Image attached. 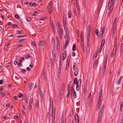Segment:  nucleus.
<instances>
[{"instance_id": "nucleus-1", "label": "nucleus", "mask_w": 123, "mask_h": 123, "mask_svg": "<svg viewBox=\"0 0 123 123\" xmlns=\"http://www.w3.org/2000/svg\"><path fill=\"white\" fill-rule=\"evenodd\" d=\"M53 105V99L52 98L50 97V115L51 116H52V117H54V119L55 118V111L54 110V109L52 108Z\"/></svg>"}, {"instance_id": "nucleus-2", "label": "nucleus", "mask_w": 123, "mask_h": 123, "mask_svg": "<svg viewBox=\"0 0 123 123\" xmlns=\"http://www.w3.org/2000/svg\"><path fill=\"white\" fill-rule=\"evenodd\" d=\"M104 28L105 27L104 26H103L101 29L100 31H102V32L100 34V36L99 34H98V29L96 30L95 31V34L98 37H102L104 32Z\"/></svg>"}, {"instance_id": "nucleus-3", "label": "nucleus", "mask_w": 123, "mask_h": 123, "mask_svg": "<svg viewBox=\"0 0 123 123\" xmlns=\"http://www.w3.org/2000/svg\"><path fill=\"white\" fill-rule=\"evenodd\" d=\"M114 5L113 0H110L108 4V7L110 9L111 8L112 9V8H113Z\"/></svg>"}, {"instance_id": "nucleus-4", "label": "nucleus", "mask_w": 123, "mask_h": 123, "mask_svg": "<svg viewBox=\"0 0 123 123\" xmlns=\"http://www.w3.org/2000/svg\"><path fill=\"white\" fill-rule=\"evenodd\" d=\"M58 33L60 38H62L63 31V29L61 28H58Z\"/></svg>"}, {"instance_id": "nucleus-5", "label": "nucleus", "mask_w": 123, "mask_h": 123, "mask_svg": "<svg viewBox=\"0 0 123 123\" xmlns=\"http://www.w3.org/2000/svg\"><path fill=\"white\" fill-rule=\"evenodd\" d=\"M40 96L41 98V101H43V92L41 89H40Z\"/></svg>"}, {"instance_id": "nucleus-6", "label": "nucleus", "mask_w": 123, "mask_h": 123, "mask_svg": "<svg viewBox=\"0 0 123 123\" xmlns=\"http://www.w3.org/2000/svg\"><path fill=\"white\" fill-rule=\"evenodd\" d=\"M45 43V42L44 41L42 40L39 42V45L41 46H42L44 45Z\"/></svg>"}, {"instance_id": "nucleus-7", "label": "nucleus", "mask_w": 123, "mask_h": 123, "mask_svg": "<svg viewBox=\"0 0 123 123\" xmlns=\"http://www.w3.org/2000/svg\"><path fill=\"white\" fill-rule=\"evenodd\" d=\"M103 97V92L102 93L100 94L99 98L98 99V101L99 103L100 102H102Z\"/></svg>"}, {"instance_id": "nucleus-8", "label": "nucleus", "mask_w": 123, "mask_h": 123, "mask_svg": "<svg viewBox=\"0 0 123 123\" xmlns=\"http://www.w3.org/2000/svg\"><path fill=\"white\" fill-rule=\"evenodd\" d=\"M53 9L52 8V7L51 6H48V11L49 13H51L53 12Z\"/></svg>"}, {"instance_id": "nucleus-9", "label": "nucleus", "mask_w": 123, "mask_h": 123, "mask_svg": "<svg viewBox=\"0 0 123 123\" xmlns=\"http://www.w3.org/2000/svg\"><path fill=\"white\" fill-rule=\"evenodd\" d=\"M66 55L67 51H65L63 53L62 57L63 58V60L66 58Z\"/></svg>"}, {"instance_id": "nucleus-10", "label": "nucleus", "mask_w": 123, "mask_h": 123, "mask_svg": "<svg viewBox=\"0 0 123 123\" xmlns=\"http://www.w3.org/2000/svg\"><path fill=\"white\" fill-rule=\"evenodd\" d=\"M74 74L75 76H76L77 75L79 72V70L78 69H76L74 70Z\"/></svg>"}, {"instance_id": "nucleus-11", "label": "nucleus", "mask_w": 123, "mask_h": 123, "mask_svg": "<svg viewBox=\"0 0 123 123\" xmlns=\"http://www.w3.org/2000/svg\"><path fill=\"white\" fill-rule=\"evenodd\" d=\"M30 85L29 86L30 87V89H29V91H30L31 90V89L33 87V86L34 85V83H29V85Z\"/></svg>"}, {"instance_id": "nucleus-12", "label": "nucleus", "mask_w": 123, "mask_h": 123, "mask_svg": "<svg viewBox=\"0 0 123 123\" xmlns=\"http://www.w3.org/2000/svg\"><path fill=\"white\" fill-rule=\"evenodd\" d=\"M73 94H74L73 96L74 98H76V95L75 91H74V92H71V95H72Z\"/></svg>"}, {"instance_id": "nucleus-13", "label": "nucleus", "mask_w": 123, "mask_h": 123, "mask_svg": "<svg viewBox=\"0 0 123 123\" xmlns=\"http://www.w3.org/2000/svg\"><path fill=\"white\" fill-rule=\"evenodd\" d=\"M79 83L76 84V88L77 91H79V90L80 87V85L79 86Z\"/></svg>"}, {"instance_id": "nucleus-14", "label": "nucleus", "mask_w": 123, "mask_h": 123, "mask_svg": "<svg viewBox=\"0 0 123 123\" xmlns=\"http://www.w3.org/2000/svg\"><path fill=\"white\" fill-rule=\"evenodd\" d=\"M76 7L77 8V9L78 12L79 14L80 13V9H79V6L78 5V3H76Z\"/></svg>"}, {"instance_id": "nucleus-15", "label": "nucleus", "mask_w": 123, "mask_h": 123, "mask_svg": "<svg viewBox=\"0 0 123 123\" xmlns=\"http://www.w3.org/2000/svg\"><path fill=\"white\" fill-rule=\"evenodd\" d=\"M71 83H72L71 81H70L68 83L67 86V88L68 89H70Z\"/></svg>"}, {"instance_id": "nucleus-16", "label": "nucleus", "mask_w": 123, "mask_h": 123, "mask_svg": "<svg viewBox=\"0 0 123 123\" xmlns=\"http://www.w3.org/2000/svg\"><path fill=\"white\" fill-rule=\"evenodd\" d=\"M116 22H117V18H116L115 19V20L113 25V27L114 28H116Z\"/></svg>"}, {"instance_id": "nucleus-17", "label": "nucleus", "mask_w": 123, "mask_h": 123, "mask_svg": "<svg viewBox=\"0 0 123 123\" xmlns=\"http://www.w3.org/2000/svg\"><path fill=\"white\" fill-rule=\"evenodd\" d=\"M90 99L89 98H87V101H86V103L87 104V105L88 106L89 105V104L90 103Z\"/></svg>"}, {"instance_id": "nucleus-18", "label": "nucleus", "mask_w": 123, "mask_h": 123, "mask_svg": "<svg viewBox=\"0 0 123 123\" xmlns=\"http://www.w3.org/2000/svg\"><path fill=\"white\" fill-rule=\"evenodd\" d=\"M108 8L109 10V11L108 12V16L110 14V13H111V12L112 10L113 9V8H112V9L111 8L110 9L108 7Z\"/></svg>"}, {"instance_id": "nucleus-19", "label": "nucleus", "mask_w": 123, "mask_h": 123, "mask_svg": "<svg viewBox=\"0 0 123 123\" xmlns=\"http://www.w3.org/2000/svg\"><path fill=\"white\" fill-rule=\"evenodd\" d=\"M74 83L75 84L79 83L77 81V79L76 78H75L74 79Z\"/></svg>"}, {"instance_id": "nucleus-20", "label": "nucleus", "mask_w": 123, "mask_h": 123, "mask_svg": "<svg viewBox=\"0 0 123 123\" xmlns=\"http://www.w3.org/2000/svg\"><path fill=\"white\" fill-rule=\"evenodd\" d=\"M36 107L38 108L39 107L38 104V99H36Z\"/></svg>"}, {"instance_id": "nucleus-21", "label": "nucleus", "mask_w": 123, "mask_h": 123, "mask_svg": "<svg viewBox=\"0 0 123 123\" xmlns=\"http://www.w3.org/2000/svg\"><path fill=\"white\" fill-rule=\"evenodd\" d=\"M102 103L101 102H100L99 103V101H98V104H99V106H97V109L98 110H99L100 109V106L101 105V103Z\"/></svg>"}, {"instance_id": "nucleus-22", "label": "nucleus", "mask_w": 123, "mask_h": 123, "mask_svg": "<svg viewBox=\"0 0 123 123\" xmlns=\"http://www.w3.org/2000/svg\"><path fill=\"white\" fill-rule=\"evenodd\" d=\"M53 53L55 56V46H54L53 48Z\"/></svg>"}, {"instance_id": "nucleus-23", "label": "nucleus", "mask_w": 123, "mask_h": 123, "mask_svg": "<svg viewBox=\"0 0 123 123\" xmlns=\"http://www.w3.org/2000/svg\"><path fill=\"white\" fill-rule=\"evenodd\" d=\"M76 46L75 44H74L73 45V49H72V50L74 51H75L76 50Z\"/></svg>"}, {"instance_id": "nucleus-24", "label": "nucleus", "mask_w": 123, "mask_h": 123, "mask_svg": "<svg viewBox=\"0 0 123 123\" xmlns=\"http://www.w3.org/2000/svg\"><path fill=\"white\" fill-rule=\"evenodd\" d=\"M81 42H83L84 43V37L83 35H81Z\"/></svg>"}, {"instance_id": "nucleus-25", "label": "nucleus", "mask_w": 123, "mask_h": 123, "mask_svg": "<svg viewBox=\"0 0 123 123\" xmlns=\"http://www.w3.org/2000/svg\"><path fill=\"white\" fill-rule=\"evenodd\" d=\"M106 67H105V66H104V67L103 68V75H104V74H105V71L106 70Z\"/></svg>"}, {"instance_id": "nucleus-26", "label": "nucleus", "mask_w": 123, "mask_h": 123, "mask_svg": "<svg viewBox=\"0 0 123 123\" xmlns=\"http://www.w3.org/2000/svg\"><path fill=\"white\" fill-rule=\"evenodd\" d=\"M64 30L66 31L65 35L68 36V33L67 32V29L66 27H64Z\"/></svg>"}, {"instance_id": "nucleus-27", "label": "nucleus", "mask_w": 123, "mask_h": 123, "mask_svg": "<svg viewBox=\"0 0 123 123\" xmlns=\"http://www.w3.org/2000/svg\"><path fill=\"white\" fill-rule=\"evenodd\" d=\"M91 26L90 25H88L87 29V31H91Z\"/></svg>"}, {"instance_id": "nucleus-28", "label": "nucleus", "mask_w": 123, "mask_h": 123, "mask_svg": "<svg viewBox=\"0 0 123 123\" xmlns=\"http://www.w3.org/2000/svg\"><path fill=\"white\" fill-rule=\"evenodd\" d=\"M112 70L111 69H110V71L109 73V76L110 77H111V76L112 75Z\"/></svg>"}, {"instance_id": "nucleus-29", "label": "nucleus", "mask_w": 123, "mask_h": 123, "mask_svg": "<svg viewBox=\"0 0 123 123\" xmlns=\"http://www.w3.org/2000/svg\"><path fill=\"white\" fill-rule=\"evenodd\" d=\"M116 52L114 51H113L112 54L111 55V58H112L114 55L115 54Z\"/></svg>"}, {"instance_id": "nucleus-30", "label": "nucleus", "mask_w": 123, "mask_h": 123, "mask_svg": "<svg viewBox=\"0 0 123 123\" xmlns=\"http://www.w3.org/2000/svg\"><path fill=\"white\" fill-rule=\"evenodd\" d=\"M102 44H101V45L100 47V48L99 49V50L98 51V52L99 53H100V52L101 51V50H102L103 46H103H102Z\"/></svg>"}, {"instance_id": "nucleus-31", "label": "nucleus", "mask_w": 123, "mask_h": 123, "mask_svg": "<svg viewBox=\"0 0 123 123\" xmlns=\"http://www.w3.org/2000/svg\"><path fill=\"white\" fill-rule=\"evenodd\" d=\"M98 61L97 60H96L94 63V65L96 66L97 64L98 63Z\"/></svg>"}, {"instance_id": "nucleus-32", "label": "nucleus", "mask_w": 123, "mask_h": 123, "mask_svg": "<svg viewBox=\"0 0 123 123\" xmlns=\"http://www.w3.org/2000/svg\"><path fill=\"white\" fill-rule=\"evenodd\" d=\"M75 120L76 122V123H79V118H75Z\"/></svg>"}, {"instance_id": "nucleus-33", "label": "nucleus", "mask_w": 123, "mask_h": 123, "mask_svg": "<svg viewBox=\"0 0 123 123\" xmlns=\"http://www.w3.org/2000/svg\"><path fill=\"white\" fill-rule=\"evenodd\" d=\"M23 94L20 93H19L18 94V97L19 98H20L22 96H23Z\"/></svg>"}, {"instance_id": "nucleus-34", "label": "nucleus", "mask_w": 123, "mask_h": 123, "mask_svg": "<svg viewBox=\"0 0 123 123\" xmlns=\"http://www.w3.org/2000/svg\"><path fill=\"white\" fill-rule=\"evenodd\" d=\"M26 20L29 22L31 20V18L30 17H28L26 18Z\"/></svg>"}, {"instance_id": "nucleus-35", "label": "nucleus", "mask_w": 123, "mask_h": 123, "mask_svg": "<svg viewBox=\"0 0 123 123\" xmlns=\"http://www.w3.org/2000/svg\"><path fill=\"white\" fill-rule=\"evenodd\" d=\"M25 39H21L19 40V41L18 42V43H20L21 42H23L25 40Z\"/></svg>"}, {"instance_id": "nucleus-36", "label": "nucleus", "mask_w": 123, "mask_h": 123, "mask_svg": "<svg viewBox=\"0 0 123 123\" xmlns=\"http://www.w3.org/2000/svg\"><path fill=\"white\" fill-rule=\"evenodd\" d=\"M120 108H122L123 106V103L122 102H120Z\"/></svg>"}, {"instance_id": "nucleus-37", "label": "nucleus", "mask_w": 123, "mask_h": 123, "mask_svg": "<svg viewBox=\"0 0 123 123\" xmlns=\"http://www.w3.org/2000/svg\"><path fill=\"white\" fill-rule=\"evenodd\" d=\"M57 48V50H59L60 49V44H56Z\"/></svg>"}, {"instance_id": "nucleus-38", "label": "nucleus", "mask_w": 123, "mask_h": 123, "mask_svg": "<svg viewBox=\"0 0 123 123\" xmlns=\"http://www.w3.org/2000/svg\"><path fill=\"white\" fill-rule=\"evenodd\" d=\"M72 16L70 12L68 11V17L69 18H71Z\"/></svg>"}, {"instance_id": "nucleus-39", "label": "nucleus", "mask_w": 123, "mask_h": 123, "mask_svg": "<svg viewBox=\"0 0 123 123\" xmlns=\"http://www.w3.org/2000/svg\"><path fill=\"white\" fill-rule=\"evenodd\" d=\"M68 44H67V43H65V45H64V47L63 48V49H65V48H66V47H67Z\"/></svg>"}, {"instance_id": "nucleus-40", "label": "nucleus", "mask_w": 123, "mask_h": 123, "mask_svg": "<svg viewBox=\"0 0 123 123\" xmlns=\"http://www.w3.org/2000/svg\"><path fill=\"white\" fill-rule=\"evenodd\" d=\"M104 109V105H103L102 107L101 108V109L100 111H103Z\"/></svg>"}, {"instance_id": "nucleus-41", "label": "nucleus", "mask_w": 123, "mask_h": 123, "mask_svg": "<svg viewBox=\"0 0 123 123\" xmlns=\"http://www.w3.org/2000/svg\"><path fill=\"white\" fill-rule=\"evenodd\" d=\"M82 43V44H81V46H82V49L83 50H84V43H83V42H81Z\"/></svg>"}, {"instance_id": "nucleus-42", "label": "nucleus", "mask_w": 123, "mask_h": 123, "mask_svg": "<svg viewBox=\"0 0 123 123\" xmlns=\"http://www.w3.org/2000/svg\"><path fill=\"white\" fill-rule=\"evenodd\" d=\"M52 3L51 1H50L48 4V6H52Z\"/></svg>"}, {"instance_id": "nucleus-43", "label": "nucleus", "mask_w": 123, "mask_h": 123, "mask_svg": "<svg viewBox=\"0 0 123 123\" xmlns=\"http://www.w3.org/2000/svg\"><path fill=\"white\" fill-rule=\"evenodd\" d=\"M123 43H122L121 46V50L120 51H121L122 50H123Z\"/></svg>"}, {"instance_id": "nucleus-44", "label": "nucleus", "mask_w": 123, "mask_h": 123, "mask_svg": "<svg viewBox=\"0 0 123 123\" xmlns=\"http://www.w3.org/2000/svg\"><path fill=\"white\" fill-rule=\"evenodd\" d=\"M116 28H114V27H113L112 32L113 33H114L115 32L116 30Z\"/></svg>"}, {"instance_id": "nucleus-45", "label": "nucleus", "mask_w": 123, "mask_h": 123, "mask_svg": "<svg viewBox=\"0 0 123 123\" xmlns=\"http://www.w3.org/2000/svg\"><path fill=\"white\" fill-rule=\"evenodd\" d=\"M61 72V69H58V75H59V76H60V74H59Z\"/></svg>"}, {"instance_id": "nucleus-46", "label": "nucleus", "mask_w": 123, "mask_h": 123, "mask_svg": "<svg viewBox=\"0 0 123 123\" xmlns=\"http://www.w3.org/2000/svg\"><path fill=\"white\" fill-rule=\"evenodd\" d=\"M15 17L17 19H18L19 18L18 15L17 14H16L15 15Z\"/></svg>"}, {"instance_id": "nucleus-47", "label": "nucleus", "mask_w": 123, "mask_h": 123, "mask_svg": "<svg viewBox=\"0 0 123 123\" xmlns=\"http://www.w3.org/2000/svg\"><path fill=\"white\" fill-rule=\"evenodd\" d=\"M73 68L74 70H75L76 69H78L76 67L75 65H74L73 67Z\"/></svg>"}, {"instance_id": "nucleus-48", "label": "nucleus", "mask_w": 123, "mask_h": 123, "mask_svg": "<svg viewBox=\"0 0 123 123\" xmlns=\"http://www.w3.org/2000/svg\"><path fill=\"white\" fill-rule=\"evenodd\" d=\"M72 55L73 56H75V53L74 52H72Z\"/></svg>"}, {"instance_id": "nucleus-49", "label": "nucleus", "mask_w": 123, "mask_h": 123, "mask_svg": "<svg viewBox=\"0 0 123 123\" xmlns=\"http://www.w3.org/2000/svg\"><path fill=\"white\" fill-rule=\"evenodd\" d=\"M69 38L67 39L66 40V41L65 43H67L68 44L69 41Z\"/></svg>"}, {"instance_id": "nucleus-50", "label": "nucleus", "mask_w": 123, "mask_h": 123, "mask_svg": "<svg viewBox=\"0 0 123 123\" xmlns=\"http://www.w3.org/2000/svg\"><path fill=\"white\" fill-rule=\"evenodd\" d=\"M25 35H19L17 37H25Z\"/></svg>"}, {"instance_id": "nucleus-51", "label": "nucleus", "mask_w": 123, "mask_h": 123, "mask_svg": "<svg viewBox=\"0 0 123 123\" xmlns=\"http://www.w3.org/2000/svg\"><path fill=\"white\" fill-rule=\"evenodd\" d=\"M18 65L19 67H20L22 66V64L21 62H19L18 63Z\"/></svg>"}, {"instance_id": "nucleus-52", "label": "nucleus", "mask_w": 123, "mask_h": 123, "mask_svg": "<svg viewBox=\"0 0 123 123\" xmlns=\"http://www.w3.org/2000/svg\"><path fill=\"white\" fill-rule=\"evenodd\" d=\"M122 78V77H121L118 80V84H120L121 80Z\"/></svg>"}, {"instance_id": "nucleus-53", "label": "nucleus", "mask_w": 123, "mask_h": 123, "mask_svg": "<svg viewBox=\"0 0 123 123\" xmlns=\"http://www.w3.org/2000/svg\"><path fill=\"white\" fill-rule=\"evenodd\" d=\"M19 33H22L23 32V31L21 30H19L17 31Z\"/></svg>"}, {"instance_id": "nucleus-54", "label": "nucleus", "mask_w": 123, "mask_h": 123, "mask_svg": "<svg viewBox=\"0 0 123 123\" xmlns=\"http://www.w3.org/2000/svg\"><path fill=\"white\" fill-rule=\"evenodd\" d=\"M62 66V64H59L58 66V69H61Z\"/></svg>"}, {"instance_id": "nucleus-55", "label": "nucleus", "mask_w": 123, "mask_h": 123, "mask_svg": "<svg viewBox=\"0 0 123 123\" xmlns=\"http://www.w3.org/2000/svg\"><path fill=\"white\" fill-rule=\"evenodd\" d=\"M33 3L32 2H30L29 3V5L30 6H33Z\"/></svg>"}, {"instance_id": "nucleus-56", "label": "nucleus", "mask_w": 123, "mask_h": 123, "mask_svg": "<svg viewBox=\"0 0 123 123\" xmlns=\"http://www.w3.org/2000/svg\"><path fill=\"white\" fill-rule=\"evenodd\" d=\"M91 31H87V36H90V33Z\"/></svg>"}, {"instance_id": "nucleus-57", "label": "nucleus", "mask_w": 123, "mask_h": 123, "mask_svg": "<svg viewBox=\"0 0 123 123\" xmlns=\"http://www.w3.org/2000/svg\"><path fill=\"white\" fill-rule=\"evenodd\" d=\"M71 92H74V91H75L74 90V88L73 87H72L71 88Z\"/></svg>"}, {"instance_id": "nucleus-58", "label": "nucleus", "mask_w": 123, "mask_h": 123, "mask_svg": "<svg viewBox=\"0 0 123 123\" xmlns=\"http://www.w3.org/2000/svg\"><path fill=\"white\" fill-rule=\"evenodd\" d=\"M116 48H117V47H114L113 48V51H114L115 52H116Z\"/></svg>"}, {"instance_id": "nucleus-59", "label": "nucleus", "mask_w": 123, "mask_h": 123, "mask_svg": "<svg viewBox=\"0 0 123 123\" xmlns=\"http://www.w3.org/2000/svg\"><path fill=\"white\" fill-rule=\"evenodd\" d=\"M31 44L33 46H36L35 43L34 42H31Z\"/></svg>"}, {"instance_id": "nucleus-60", "label": "nucleus", "mask_w": 123, "mask_h": 123, "mask_svg": "<svg viewBox=\"0 0 123 123\" xmlns=\"http://www.w3.org/2000/svg\"><path fill=\"white\" fill-rule=\"evenodd\" d=\"M21 71L23 73H24L25 72L26 70L25 69H22Z\"/></svg>"}, {"instance_id": "nucleus-61", "label": "nucleus", "mask_w": 123, "mask_h": 123, "mask_svg": "<svg viewBox=\"0 0 123 123\" xmlns=\"http://www.w3.org/2000/svg\"><path fill=\"white\" fill-rule=\"evenodd\" d=\"M4 82V81L2 80H0V84H2Z\"/></svg>"}, {"instance_id": "nucleus-62", "label": "nucleus", "mask_w": 123, "mask_h": 123, "mask_svg": "<svg viewBox=\"0 0 123 123\" xmlns=\"http://www.w3.org/2000/svg\"><path fill=\"white\" fill-rule=\"evenodd\" d=\"M31 105L29 104V108L30 110V111H31Z\"/></svg>"}, {"instance_id": "nucleus-63", "label": "nucleus", "mask_w": 123, "mask_h": 123, "mask_svg": "<svg viewBox=\"0 0 123 123\" xmlns=\"http://www.w3.org/2000/svg\"><path fill=\"white\" fill-rule=\"evenodd\" d=\"M31 57V56L29 55H28L27 56H26L25 57V58L26 59H28L29 58Z\"/></svg>"}, {"instance_id": "nucleus-64", "label": "nucleus", "mask_w": 123, "mask_h": 123, "mask_svg": "<svg viewBox=\"0 0 123 123\" xmlns=\"http://www.w3.org/2000/svg\"><path fill=\"white\" fill-rule=\"evenodd\" d=\"M101 119H100V118H98L97 123H99Z\"/></svg>"}]
</instances>
